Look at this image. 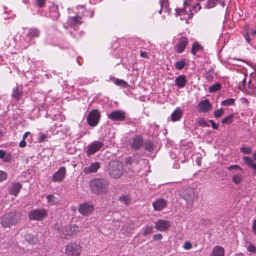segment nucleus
<instances>
[{"instance_id": "e433bc0d", "label": "nucleus", "mask_w": 256, "mask_h": 256, "mask_svg": "<svg viewBox=\"0 0 256 256\" xmlns=\"http://www.w3.org/2000/svg\"><path fill=\"white\" fill-rule=\"evenodd\" d=\"M236 100L234 98H229L222 102V106H231L234 104Z\"/></svg>"}, {"instance_id": "13d9d810", "label": "nucleus", "mask_w": 256, "mask_h": 256, "mask_svg": "<svg viewBox=\"0 0 256 256\" xmlns=\"http://www.w3.org/2000/svg\"><path fill=\"white\" fill-rule=\"evenodd\" d=\"M163 236L162 234H156L154 236V239L155 240H161Z\"/></svg>"}, {"instance_id": "49530a36", "label": "nucleus", "mask_w": 256, "mask_h": 256, "mask_svg": "<svg viewBox=\"0 0 256 256\" xmlns=\"http://www.w3.org/2000/svg\"><path fill=\"white\" fill-rule=\"evenodd\" d=\"M48 202L50 205H54L56 202L55 201V198L53 195H49L47 196Z\"/></svg>"}, {"instance_id": "9d476101", "label": "nucleus", "mask_w": 256, "mask_h": 256, "mask_svg": "<svg viewBox=\"0 0 256 256\" xmlns=\"http://www.w3.org/2000/svg\"><path fill=\"white\" fill-rule=\"evenodd\" d=\"M109 119L112 121L122 122L126 120V112L120 110H116L108 114Z\"/></svg>"}, {"instance_id": "4be33fe9", "label": "nucleus", "mask_w": 256, "mask_h": 256, "mask_svg": "<svg viewBox=\"0 0 256 256\" xmlns=\"http://www.w3.org/2000/svg\"><path fill=\"white\" fill-rule=\"evenodd\" d=\"M182 110L180 108H178L171 115L172 120L174 122L180 120L182 118Z\"/></svg>"}, {"instance_id": "37998d69", "label": "nucleus", "mask_w": 256, "mask_h": 256, "mask_svg": "<svg viewBox=\"0 0 256 256\" xmlns=\"http://www.w3.org/2000/svg\"><path fill=\"white\" fill-rule=\"evenodd\" d=\"M224 114V110L222 108H220L214 112V117L216 118H218L222 116Z\"/></svg>"}, {"instance_id": "aec40b11", "label": "nucleus", "mask_w": 256, "mask_h": 256, "mask_svg": "<svg viewBox=\"0 0 256 256\" xmlns=\"http://www.w3.org/2000/svg\"><path fill=\"white\" fill-rule=\"evenodd\" d=\"M188 80L185 75H180L175 80V84L179 88H184L188 83Z\"/></svg>"}, {"instance_id": "3c124183", "label": "nucleus", "mask_w": 256, "mask_h": 256, "mask_svg": "<svg viewBox=\"0 0 256 256\" xmlns=\"http://www.w3.org/2000/svg\"><path fill=\"white\" fill-rule=\"evenodd\" d=\"M198 124L199 126H208L204 118H200V120H198Z\"/></svg>"}, {"instance_id": "338daca9", "label": "nucleus", "mask_w": 256, "mask_h": 256, "mask_svg": "<svg viewBox=\"0 0 256 256\" xmlns=\"http://www.w3.org/2000/svg\"><path fill=\"white\" fill-rule=\"evenodd\" d=\"M126 162L127 164H132V160L130 158H126Z\"/></svg>"}, {"instance_id": "5fc2aeb1", "label": "nucleus", "mask_w": 256, "mask_h": 256, "mask_svg": "<svg viewBox=\"0 0 256 256\" xmlns=\"http://www.w3.org/2000/svg\"><path fill=\"white\" fill-rule=\"evenodd\" d=\"M140 56L142 58H150L149 53L146 52L140 51Z\"/></svg>"}, {"instance_id": "72a5a7b5", "label": "nucleus", "mask_w": 256, "mask_h": 256, "mask_svg": "<svg viewBox=\"0 0 256 256\" xmlns=\"http://www.w3.org/2000/svg\"><path fill=\"white\" fill-rule=\"evenodd\" d=\"M120 201L126 206H128L131 203V199L128 195H122L120 196Z\"/></svg>"}, {"instance_id": "0e129e2a", "label": "nucleus", "mask_w": 256, "mask_h": 256, "mask_svg": "<svg viewBox=\"0 0 256 256\" xmlns=\"http://www.w3.org/2000/svg\"><path fill=\"white\" fill-rule=\"evenodd\" d=\"M30 135V132H26L23 136V140H26L28 136Z\"/></svg>"}, {"instance_id": "1a4fd4ad", "label": "nucleus", "mask_w": 256, "mask_h": 256, "mask_svg": "<svg viewBox=\"0 0 256 256\" xmlns=\"http://www.w3.org/2000/svg\"><path fill=\"white\" fill-rule=\"evenodd\" d=\"M104 146V143L99 141H94L88 145L86 153L90 156L98 152Z\"/></svg>"}, {"instance_id": "e2e57ef3", "label": "nucleus", "mask_w": 256, "mask_h": 256, "mask_svg": "<svg viewBox=\"0 0 256 256\" xmlns=\"http://www.w3.org/2000/svg\"><path fill=\"white\" fill-rule=\"evenodd\" d=\"M5 156L6 152L2 150H0V158L3 159L4 158Z\"/></svg>"}, {"instance_id": "473e14b6", "label": "nucleus", "mask_w": 256, "mask_h": 256, "mask_svg": "<svg viewBox=\"0 0 256 256\" xmlns=\"http://www.w3.org/2000/svg\"><path fill=\"white\" fill-rule=\"evenodd\" d=\"M222 88V85L219 83H217L210 86L208 91L210 93H214L220 91Z\"/></svg>"}, {"instance_id": "4d7b16f0", "label": "nucleus", "mask_w": 256, "mask_h": 256, "mask_svg": "<svg viewBox=\"0 0 256 256\" xmlns=\"http://www.w3.org/2000/svg\"><path fill=\"white\" fill-rule=\"evenodd\" d=\"M184 248L186 250H190L192 248V244L190 242H186L184 246Z\"/></svg>"}, {"instance_id": "a211bd4d", "label": "nucleus", "mask_w": 256, "mask_h": 256, "mask_svg": "<svg viewBox=\"0 0 256 256\" xmlns=\"http://www.w3.org/2000/svg\"><path fill=\"white\" fill-rule=\"evenodd\" d=\"M198 108L200 112H207L211 110L212 105L208 100H205L198 104Z\"/></svg>"}, {"instance_id": "f8f14e48", "label": "nucleus", "mask_w": 256, "mask_h": 256, "mask_svg": "<svg viewBox=\"0 0 256 256\" xmlns=\"http://www.w3.org/2000/svg\"><path fill=\"white\" fill-rule=\"evenodd\" d=\"M94 210V206L92 203L86 202L80 205V212L84 216L90 214Z\"/></svg>"}, {"instance_id": "6e6d98bb", "label": "nucleus", "mask_w": 256, "mask_h": 256, "mask_svg": "<svg viewBox=\"0 0 256 256\" xmlns=\"http://www.w3.org/2000/svg\"><path fill=\"white\" fill-rule=\"evenodd\" d=\"M12 159V155L10 154H8L7 156H5L4 158L3 161L5 162H11Z\"/></svg>"}, {"instance_id": "20e7f679", "label": "nucleus", "mask_w": 256, "mask_h": 256, "mask_svg": "<svg viewBox=\"0 0 256 256\" xmlns=\"http://www.w3.org/2000/svg\"><path fill=\"white\" fill-rule=\"evenodd\" d=\"M20 220L19 215L16 213H10L3 216L1 224L4 228H9L16 224Z\"/></svg>"}, {"instance_id": "603ef678", "label": "nucleus", "mask_w": 256, "mask_h": 256, "mask_svg": "<svg viewBox=\"0 0 256 256\" xmlns=\"http://www.w3.org/2000/svg\"><path fill=\"white\" fill-rule=\"evenodd\" d=\"M48 138L47 135L44 134H41L38 138V142H43L46 141V140Z\"/></svg>"}, {"instance_id": "774afa93", "label": "nucleus", "mask_w": 256, "mask_h": 256, "mask_svg": "<svg viewBox=\"0 0 256 256\" xmlns=\"http://www.w3.org/2000/svg\"><path fill=\"white\" fill-rule=\"evenodd\" d=\"M234 256H245L242 253H240L238 254H236Z\"/></svg>"}, {"instance_id": "680f3d73", "label": "nucleus", "mask_w": 256, "mask_h": 256, "mask_svg": "<svg viewBox=\"0 0 256 256\" xmlns=\"http://www.w3.org/2000/svg\"><path fill=\"white\" fill-rule=\"evenodd\" d=\"M252 232L256 236V220L253 223Z\"/></svg>"}, {"instance_id": "c756f323", "label": "nucleus", "mask_w": 256, "mask_h": 256, "mask_svg": "<svg viewBox=\"0 0 256 256\" xmlns=\"http://www.w3.org/2000/svg\"><path fill=\"white\" fill-rule=\"evenodd\" d=\"M134 229L132 222L126 224L123 227L122 230L124 234H129Z\"/></svg>"}, {"instance_id": "bf43d9fd", "label": "nucleus", "mask_w": 256, "mask_h": 256, "mask_svg": "<svg viewBox=\"0 0 256 256\" xmlns=\"http://www.w3.org/2000/svg\"><path fill=\"white\" fill-rule=\"evenodd\" d=\"M209 122L211 123L213 129L218 130V124H216L213 120H210Z\"/></svg>"}, {"instance_id": "052dcab7", "label": "nucleus", "mask_w": 256, "mask_h": 256, "mask_svg": "<svg viewBox=\"0 0 256 256\" xmlns=\"http://www.w3.org/2000/svg\"><path fill=\"white\" fill-rule=\"evenodd\" d=\"M19 146L20 148H24L26 146V140H23L20 143Z\"/></svg>"}, {"instance_id": "0eeeda50", "label": "nucleus", "mask_w": 256, "mask_h": 256, "mask_svg": "<svg viewBox=\"0 0 256 256\" xmlns=\"http://www.w3.org/2000/svg\"><path fill=\"white\" fill-rule=\"evenodd\" d=\"M100 118L101 114L98 110H92L87 116L88 124L91 127H95L98 124Z\"/></svg>"}, {"instance_id": "bb28decb", "label": "nucleus", "mask_w": 256, "mask_h": 256, "mask_svg": "<svg viewBox=\"0 0 256 256\" xmlns=\"http://www.w3.org/2000/svg\"><path fill=\"white\" fill-rule=\"evenodd\" d=\"M40 35V30L36 28H32L29 30L28 34L26 35V36L30 40H32L35 38H38Z\"/></svg>"}, {"instance_id": "393cba45", "label": "nucleus", "mask_w": 256, "mask_h": 256, "mask_svg": "<svg viewBox=\"0 0 256 256\" xmlns=\"http://www.w3.org/2000/svg\"><path fill=\"white\" fill-rule=\"evenodd\" d=\"M243 160L246 165L253 170L254 174H256V164L254 160L250 158L248 156L244 157Z\"/></svg>"}, {"instance_id": "58836bf2", "label": "nucleus", "mask_w": 256, "mask_h": 256, "mask_svg": "<svg viewBox=\"0 0 256 256\" xmlns=\"http://www.w3.org/2000/svg\"><path fill=\"white\" fill-rule=\"evenodd\" d=\"M114 82L116 85L118 86H122L124 88L126 87L128 85L126 82L124 80H119L118 78L115 79Z\"/></svg>"}, {"instance_id": "2f4dec72", "label": "nucleus", "mask_w": 256, "mask_h": 256, "mask_svg": "<svg viewBox=\"0 0 256 256\" xmlns=\"http://www.w3.org/2000/svg\"><path fill=\"white\" fill-rule=\"evenodd\" d=\"M144 148L146 150L151 152L154 150V144L150 140H148L144 142Z\"/></svg>"}, {"instance_id": "423d86ee", "label": "nucleus", "mask_w": 256, "mask_h": 256, "mask_svg": "<svg viewBox=\"0 0 256 256\" xmlns=\"http://www.w3.org/2000/svg\"><path fill=\"white\" fill-rule=\"evenodd\" d=\"M189 40L187 37L180 36L176 40L174 50L178 54H182L189 44Z\"/></svg>"}, {"instance_id": "9b49d317", "label": "nucleus", "mask_w": 256, "mask_h": 256, "mask_svg": "<svg viewBox=\"0 0 256 256\" xmlns=\"http://www.w3.org/2000/svg\"><path fill=\"white\" fill-rule=\"evenodd\" d=\"M66 174V168L64 166L61 167L52 176V181L54 182L60 183L65 179Z\"/></svg>"}, {"instance_id": "7c9ffc66", "label": "nucleus", "mask_w": 256, "mask_h": 256, "mask_svg": "<svg viewBox=\"0 0 256 256\" xmlns=\"http://www.w3.org/2000/svg\"><path fill=\"white\" fill-rule=\"evenodd\" d=\"M232 182L236 185L240 184L244 180V176L239 174H234L232 176Z\"/></svg>"}, {"instance_id": "cd10ccee", "label": "nucleus", "mask_w": 256, "mask_h": 256, "mask_svg": "<svg viewBox=\"0 0 256 256\" xmlns=\"http://www.w3.org/2000/svg\"><path fill=\"white\" fill-rule=\"evenodd\" d=\"M224 250L220 246H216L213 248L210 256H224Z\"/></svg>"}, {"instance_id": "8fccbe9b", "label": "nucleus", "mask_w": 256, "mask_h": 256, "mask_svg": "<svg viewBox=\"0 0 256 256\" xmlns=\"http://www.w3.org/2000/svg\"><path fill=\"white\" fill-rule=\"evenodd\" d=\"M46 0H36L37 6L40 8H44L45 6Z\"/></svg>"}, {"instance_id": "c9c22d12", "label": "nucleus", "mask_w": 256, "mask_h": 256, "mask_svg": "<svg viewBox=\"0 0 256 256\" xmlns=\"http://www.w3.org/2000/svg\"><path fill=\"white\" fill-rule=\"evenodd\" d=\"M214 72L212 70L206 72L204 77L208 82H212L214 80Z\"/></svg>"}, {"instance_id": "39448f33", "label": "nucleus", "mask_w": 256, "mask_h": 256, "mask_svg": "<svg viewBox=\"0 0 256 256\" xmlns=\"http://www.w3.org/2000/svg\"><path fill=\"white\" fill-rule=\"evenodd\" d=\"M82 248L75 242H70L66 247L65 253L67 256H80Z\"/></svg>"}, {"instance_id": "2eb2a0df", "label": "nucleus", "mask_w": 256, "mask_h": 256, "mask_svg": "<svg viewBox=\"0 0 256 256\" xmlns=\"http://www.w3.org/2000/svg\"><path fill=\"white\" fill-rule=\"evenodd\" d=\"M100 168V164L98 162L92 163L88 166L84 168L85 174H89L96 172Z\"/></svg>"}, {"instance_id": "b1692460", "label": "nucleus", "mask_w": 256, "mask_h": 256, "mask_svg": "<svg viewBox=\"0 0 256 256\" xmlns=\"http://www.w3.org/2000/svg\"><path fill=\"white\" fill-rule=\"evenodd\" d=\"M80 20L81 18L79 16L70 17L68 20V24L70 27L73 28L78 24H82V22H80Z\"/></svg>"}, {"instance_id": "6e6552de", "label": "nucleus", "mask_w": 256, "mask_h": 256, "mask_svg": "<svg viewBox=\"0 0 256 256\" xmlns=\"http://www.w3.org/2000/svg\"><path fill=\"white\" fill-rule=\"evenodd\" d=\"M48 216V212L44 208L36 209L31 211L28 214V218L30 220L40 221Z\"/></svg>"}, {"instance_id": "4468645a", "label": "nucleus", "mask_w": 256, "mask_h": 256, "mask_svg": "<svg viewBox=\"0 0 256 256\" xmlns=\"http://www.w3.org/2000/svg\"><path fill=\"white\" fill-rule=\"evenodd\" d=\"M155 227L160 232L167 230L170 227V222L162 220H158L155 224Z\"/></svg>"}, {"instance_id": "79ce46f5", "label": "nucleus", "mask_w": 256, "mask_h": 256, "mask_svg": "<svg viewBox=\"0 0 256 256\" xmlns=\"http://www.w3.org/2000/svg\"><path fill=\"white\" fill-rule=\"evenodd\" d=\"M194 198V192L192 190H190L188 192V196H186L184 199L188 202H190Z\"/></svg>"}, {"instance_id": "4c0bfd02", "label": "nucleus", "mask_w": 256, "mask_h": 256, "mask_svg": "<svg viewBox=\"0 0 256 256\" xmlns=\"http://www.w3.org/2000/svg\"><path fill=\"white\" fill-rule=\"evenodd\" d=\"M234 116L232 114L229 115L228 117L224 118L222 122V124H230L233 122Z\"/></svg>"}, {"instance_id": "f257e3e1", "label": "nucleus", "mask_w": 256, "mask_h": 256, "mask_svg": "<svg viewBox=\"0 0 256 256\" xmlns=\"http://www.w3.org/2000/svg\"><path fill=\"white\" fill-rule=\"evenodd\" d=\"M90 188L92 193L96 194H102L108 191L109 183L103 178H94L90 183Z\"/></svg>"}, {"instance_id": "f3484780", "label": "nucleus", "mask_w": 256, "mask_h": 256, "mask_svg": "<svg viewBox=\"0 0 256 256\" xmlns=\"http://www.w3.org/2000/svg\"><path fill=\"white\" fill-rule=\"evenodd\" d=\"M153 206L154 210L162 211L168 205L167 201L164 198H159L153 202Z\"/></svg>"}, {"instance_id": "a878e982", "label": "nucleus", "mask_w": 256, "mask_h": 256, "mask_svg": "<svg viewBox=\"0 0 256 256\" xmlns=\"http://www.w3.org/2000/svg\"><path fill=\"white\" fill-rule=\"evenodd\" d=\"M50 16L55 21L58 20L60 14L58 12V6H54L51 7Z\"/></svg>"}, {"instance_id": "dca6fc26", "label": "nucleus", "mask_w": 256, "mask_h": 256, "mask_svg": "<svg viewBox=\"0 0 256 256\" xmlns=\"http://www.w3.org/2000/svg\"><path fill=\"white\" fill-rule=\"evenodd\" d=\"M144 139L141 136L138 135L134 138L131 143L132 148L138 150L142 147L144 145Z\"/></svg>"}, {"instance_id": "a19ab883", "label": "nucleus", "mask_w": 256, "mask_h": 256, "mask_svg": "<svg viewBox=\"0 0 256 256\" xmlns=\"http://www.w3.org/2000/svg\"><path fill=\"white\" fill-rule=\"evenodd\" d=\"M240 152L244 154H250L252 153V149L250 147H242L240 148Z\"/></svg>"}, {"instance_id": "ddd939ff", "label": "nucleus", "mask_w": 256, "mask_h": 256, "mask_svg": "<svg viewBox=\"0 0 256 256\" xmlns=\"http://www.w3.org/2000/svg\"><path fill=\"white\" fill-rule=\"evenodd\" d=\"M32 44V40L29 39L26 36H20V42L17 44L16 46L21 50L27 49Z\"/></svg>"}, {"instance_id": "412c9836", "label": "nucleus", "mask_w": 256, "mask_h": 256, "mask_svg": "<svg viewBox=\"0 0 256 256\" xmlns=\"http://www.w3.org/2000/svg\"><path fill=\"white\" fill-rule=\"evenodd\" d=\"M204 51L203 46L198 42H194L192 46L191 53L194 56H196L198 52Z\"/></svg>"}, {"instance_id": "de8ad7c7", "label": "nucleus", "mask_w": 256, "mask_h": 256, "mask_svg": "<svg viewBox=\"0 0 256 256\" xmlns=\"http://www.w3.org/2000/svg\"><path fill=\"white\" fill-rule=\"evenodd\" d=\"M8 178V174L6 172L0 170V182L5 181Z\"/></svg>"}, {"instance_id": "6ab92c4d", "label": "nucleus", "mask_w": 256, "mask_h": 256, "mask_svg": "<svg viewBox=\"0 0 256 256\" xmlns=\"http://www.w3.org/2000/svg\"><path fill=\"white\" fill-rule=\"evenodd\" d=\"M22 186L20 182H12L11 186L9 190V192L10 194L16 196L20 190L22 188Z\"/></svg>"}, {"instance_id": "c03bdc74", "label": "nucleus", "mask_w": 256, "mask_h": 256, "mask_svg": "<svg viewBox=\"0 0 256 256\" xmlns=\"http://www.w3.org/2000/svg\"><path fill=\"white\" fill-rule=\"evenodd\" d=\"M240 87H242L244 89H246L247 88H250L251 86V82L250 81L248 86L247 87V84L246 82V76H244V78L243 79L242 84L240 86Z\"/></svg>"}, {"instance_id": "864d4df0", "label": "nucleus", "mask_w": 256, "mask_h": 256, "mask_svg": "<svg viewBox=\"0 0 256 256\" xmlns=\"http://www.w3.org/2000/svg\"><path fill=\"white\" fill-rule=\"evenodd\" d=\"M228 170H242V168L238 165L231 166L228 168Z\"/></svg>"}, {"instance_id": "a18cd8bd", "label": "nucleus", "mask_w": 256, "mask_h": 256, "mask_svg": "<svg viewBox=\"0 0 256 256\" xmlns=\"http://www.w3.org/2000/svg\"><path fill=\"white\" fill-rule=\"evenodd\" d=\"M152 232V227L148 226L144 229L143 235L146 236L148 234H151Z\"/></svg>"}, {"instance_id": "f03ea898", "label": "nucleus", "mask_w": 256, "mask_h": 256, "mask_svg": "<svg viewBox=\"0 0 256 256\" xmlns=\"http://www.w3.org/2000/svg\"><path fill=\"white\" fill-rule=\"evenodd\" d=\"M80 231V228L74 224L66 226L61 230L60 233L62 238L70 240L76 236Z\"/></svg>"}, {"instance_id": "f704fd0d", "label": "nucleus", "mask_w": 256, "mask_h": 256, "mask_svg": "<svg viewBox=\"0 0 256 256\" xmlns=\"http://www.w3.org/2000/svg\"><path fill=\"white\" fill-rule=\"evenodd\" d=\"M161 6V10L160 11V14H162V10L168 12V2L165 0H160V2Z\"/></svg>"}, {"instance_id": "5701e85b", "label": "nucleus", "mask_w": 256, "mask_h": 256, "mask_svg": "<svg viewBox=\"0 0 256 256\" xmlns=\"http://www.w3.org/2000/svg\"><path fill=\"white\" fill-rule=\"evenodd\" d=\"M23 96L22 88L18 86L13 89L12 96L16 100H19Z\"/></svg>"}, {"instance_id": "7ed1b4c3", "label": "nucleus", "mask_w": 256, "mask_h": 256, "mask_svg": "<svg viewBox=\"0 0 256 256\" xmlns=\"http://www.w3.org/2000/svg\"><path fill=\"white\" fill-rule=\"evenodd\" d=\"M110 174L114 178H120L122 174L123 164L119 161H112L110 163Z\"/></svg>"}, {"instance_id": "ea45409f", "label": "nucleus", "mask_w": 256, "mask_h": 256, "mask_svg": "<svg viewBox=\"0 0 256 256\" xmlns=\"http://www.w3.org/2000/svg\"><path fill=\"white\" fill-rule=\"evenodd\" d=\"M243 36L244 38L247 43H248L250 46H252V40L250 38V36L248 34V32L246 30H245V32L243 34Z\"/></svg>"}, {"instance_id": "69168bd1", "label": "nucleus", "mask_w": 256, "mask_h": 256, "mask_svg": "<svg viewBox=\"0 0 256 256\" xmlns=\"http://www.w3.org/2000/svg\"><path fill=\"white\" fill-rule=\"evenodd\" d=\"M193 8L196 9V11H199L201 9V6L199 4H197Z\"/></svg>"}, {"instance_id": "09e8293b", "label": "nucleus", "mask_w": 256, "mask_h": 256, "mask_svg": "<svg viewBox=\"0 0 256 256\" xmlns=\"http://www.w3.org/2000/svg\"><path fill=\"white\" fill-rule=\"evenodd\" d=\"M247 250L249 252L251 253H256V246H255L252 244H250L249 245L247 246Z\"/></svg>"}, {"instance_id": "c85d7f7f", "label": "nucleus", "mask_w": 256, "mask_h": 256, "mask_svg": "<svg viewBox=\"0 0 256 256\" xmlns=\"http://www.w3.org/2000/svg\"><path fill=\"white\" fill-rule=\"evenodd\" d=\"M186 65H188V64L186 60L181 59L175 63L174 66L177 70H183Z\"/></svg>"}]
</instances>
